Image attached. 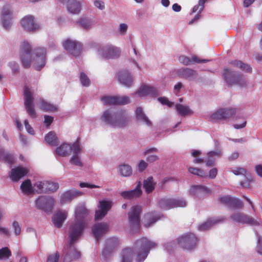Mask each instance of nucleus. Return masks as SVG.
Masks as SVG:
<instances>
[{"label": "nucleus", "instance_id": "f257e3e1", "mask_svg": "<svg viewBox=\"0 0 262 262\" xmlns=\"http://www.w3.org/2000/svg\"><path fill=\"white\" fill-rule=\"evenodd\" d=\"M34 54L35 56L33 61L34 63V68L40 71L46 64V50L44 48H37L34 50ZM20 58L23 67L29 68L32 59L31 47L28 42L24 41L20 46Z\"/></svg>", "mask_w": 262, "mask_h": 262}, {"label": "nucleus", "instance_id": "f03ea898", "mask_svg": "<svg viewBox=\"0 0 262 262\" xmlns=\"http://www.w3.org/2000/svg\"><path fill=\"white\" fill-rule=\"evenodd\" d=\"M101 119L107 124L118 127H125L131 121L126 111L122 110L116 112L106 110L102 115Z\"/></svg>", "mask_w": 262, "mask_h": 262}, {"label": "nucleus", "instance_id": "7ed1b4c3", "mask_svg": "<svg viewBox=\"0 0 262 262\" xmlns=\"http://www.w3.org/2000/svg\"><path fill=\"white\" fill-rule=\"evenodd\" d=\"M157 244L146 237L139 239L134 244V249L137 253L136 261L143 262L147 257L150 250L155 248Z\"/></svg>", "mask_w": 262, "mask_h": 262}, {"label": "nucleus", "instance_id": "20e7f679", "mask_svg": "<svg viewBox=\"0 0 262 262\" xmlns=\"http://www.w3.org/2000/svg\"><path fill=\"white\" fill-rule=\"evenodd\" d=\"M142 212V207L136 205L132 206L128 213L129 226L133 233L139 231L141 228L140 215Z\"/></svg>", "mask_w": 262, "mask_h": 262}, {"label": "nucleus", "instance_id": "39448f33", "mask_svg": "<svg viewBox=\"0 0 262 262\" xmlns=\"http://www.w3.org/2000/svg\"><path fill=\"white\" fill-rule=\"evenodd\" d=\"M86 223L84 220H74L70 227L69 235L71 244H74L79 238L81 236Z\"/></svg>", "mask_w": 262, "mask_h": 262}, {"label": "nucleus", "instance_id": "423d86ee", "mask_svg": "<svg viewBox=\"0 0 262 262\" xmlns=\"http://www.w3.org/2000/svg\"><path fill=\"white\" fill-rule=\"evenodd\" d=\"M223 77L226 82L230 86L238 85L241 86L246 85V81L245 77L235 72L225 69L223 72Z\"/></svg>", "mask_w": 262, "mask_h": 262}, {"label": "nucleus", "instance_id": "0eeeda50", "mask_svg": "<svg viewBox=\"0 0 262 262\" xmlns=\"http://www.w3.org/2000/svg\"><path fill=\"white\" fill-rule=\"evenodd\" d=\"M241 111L234 108H220L211 116V119L214 121H220L229 119L233 115L240 114Z\"/></svg>", "mask_w": 262, "mask_h": 262}, {"label": "nucleus", "instance_id": "6e6552de", "mask_svg": "<svg viewBox=\"0 0 262 262\" xmlns=\"http://www.w3.org/2000/svg\"><path fill=\"white\" fill-rule=\"evenodd\" d=\"M24 95V105L27 112L31 118H36L37 114L33 104L34 98L33 93L27 86H25Z\"/></svg>", "mask_w": 262, "mask_h": 262}, {"label": "nucleus", "instance_id": "1a4fd4ad", "mask_svg": "<svg viewBox=\"0 0 262 262\" xmlns=\"http://www.w3.org/2000/svg\"><path fill=\"white\" fill-rule=\"evenodd\" d=\"M55 204L54 199L49 196H40L35 201L36 208L47 213L52 212Z\"/></svg>", "mask_w": 262, "mask_h": 262}, {"label": "nucleus", "instance_id": "9d476101", "mask_svg": "<svg viewBox=\"0 0 262 262\" xmlns=\"http://www.w3.org/2000/svg\"><path fill=\"white\" fill-rule=\"evenodd\" d=\"M197 238L193 233L186 234L178 238V243L183 248L192 249L196 245Z\"/></svg>", "mask_w": 262, "mask_h": 262}, {"label": "nucleus", "instance_id": "9b49d317", "mask_svg": "<svg viewBox=\"0 0 262 262\" xmlns=\"http://www.w3.org/2000/svg\"><path fill=\"white\" fill-rule=\"evenodd\" d=\"M81 148L80 147L78 141L74 143L73 144H63L57 148L56 150V153L62 156H64L71 152L73 154H80Z\"/></svg>", "mask_w": 262, "mask_h": 262}, {"label": "nucleus", "instance_id": "f8f14e48", "mask_svg": "<svg viewBox=\"0 0 262 262\" xmlns=\"http://www.w3.org/2000/svg\"><path fill=\"white\" fill-rule=\"evenodd\" d=\"M230 220L234 222L250 225H257L258 222L254 219L243 212H237L230 216Z\"/></svg>", "mask_w": 262, "mask_h": 262}, {"label": "nucleus", "instance_id": "ddd939ff", "mask_svg": "<svg viewBox=\"0 0 262 262\" xmlns=\"http://www.w3.org/2000/svg\"><path fill=\"white\" fill-rule=\"evenodd\" d=\"M21 27L28 32H34L40 29V26L35 22V18L31 15L24 17L21 21Z\"/></svg>", "mask_w": 262, "mask_h": 262}, {"label": "nucleus", "instance_id": "4468645a", "mask_svg": "<svg viewBox=\"0 0 262 262\" xmlns=\"http://www.w3.org/2000/svg\"><path fill=\"white\" fill-rule=\"evenodd\" d=\"M62 46L65 50L74 56L76 57L80 54L82 46L76 41L67 39L62 42Z\"/></svg>", "mask_w": 262, "mask_h": 262}, {"label": "nucleus", "instance_id": "2eb2a0df", "mask_svg": "<svg viewBox=\"0 0 262 262\" xmlns=\"http://www.w3.org/2000/svg\"><path fill=\"white\" fill-rule=\"evenodd\" d=\"M101 101L104 104L125 105L130 103V98L128 96H107L101 97Z\"/></svg>", "mask_w": 262, "mask_h": 262}, {"label": "nucleus", "instance_id": "dca6fc26", "mask_svg": "<svg viewBox=\"0 0 262 262\" xmlns=\"http://www.w3.org/2000/svg\"><path fill=\"white\" fill-rule=\"evenodd\" d=\"M102 57L106 59L117 58L120 56V50L113 46L107 45L104 46L99 50Z\"/></svg>", "mask_w": 262, "mask_h": 262}, {"label": "nucleus", "instance_id": "f3484780", "mask_svg": "<svg viewBox=\"0 0 262 262\" xmlns=\"http://www.w3.org/2000/svg\"><path fill=\"white\" fill-rule=\"evenodd\" d=\"M112 202L110 201L102 200L99 202V210L95 212V219L96 220L103 219L107 213V212L112 208Z\"/></svg>", "mask_w": 262, "mask_h": 262}, {"label": "nucleus", "instance_id": "a211bd4d", "mask_svg": "<svg viewBox=\"0 0 262 262\" xmlns=\"http://www.w3.org/2000/svg\"><path fill=\"white\" fill-rule=\"evenodd\" d=\"M64 262H71L78 259L80 256V252L76 250L74 244H71L70 242L64 248Z\"/></svg>", "mask_w": 262, "mask_h": 262}, {"label": "nucleus", "instance_id": "6ab92c4d", "mask_svg": "<svg viewBox=\"0 0 262 262\" xmlns=\"http://www.w3.org/2000/svg\"><path fill=\"white\" fill-rule=\"evenodd\" d=\"M141 185V182L139 181L135 189L131 190L122 191L120 193V195L126 200H131L140 197L142 193Z\"/></svg>", "mask_w": 262, "mask_h": 262}, {"label": "nucleus", "instance_id": "aec40b11", "mask_svg": "<svg viewBox=\"0 0 262 262\" xmlns=\"http://www.w3.org/2000/svg\"><path fill=\"white\" fill-rule=\"evenodd\" d=\"M108 229L109 226L105 223H97L93 226L92 232L97 241L108 232Z\"/></svg>", "mask_w": 262, "mask_h": 262}, {"label": "nucleus", "instance_id": "412c9836", "mask_svg": "<svg viewBox=\"0 0 262 262\" xmlns=\"http://www.w3.org/2000/svg\"><path fill=\"white\" fill-rule=\"evenodd\" d=\"M118 245V239L116 237H112L107 239L102 251V256L104 258H107Z\"/></svg>", "mask_w": 262, "mask_h": 262}, {"label": "nucleus", "instance_id": "4be33fe9", "mask_svg": "<svg viewBox=\"0 0 262 262\" xmlns=\"http://www.w3.org/2000/svg\"><path fill=\"white\" fill-rule=\"evenodd\" d=\"M189 191L191 194L198 196H201L208 194H211L212 192L210 189L202 185L191 186Z\"/></svg>", "mask_w": 262, "mask_h": 262}, {"label": "nucleus", "instance_id": "5701e85b", "mask_svg": "<svg viewBox=\"0 0 262 262\" xmlns=\"http://www.w3.org/2000/svg\"><path fill=\"white\" fill-rule=\"evenodd\" d=\"M82 0H68L67 3L68 11L73 14H78L81 10Z\"/></svg>", "mask_w": 262, "mask_h": 262}, {"label": "nucleus", "instance_id": "b1692460", "mask_svg": "<svg viewBox=\"0 0 262 262\" xmlns=\"http://www.w3.org/2000/svg\"><path fill=\"white\" fill-rule=\"evenodd\" d=\"M28 172V170L26 168L18 166L15 168L11 169L10 177L12 181L17 182L26 175Z\"/></svg>", "mask_w": 262, "mask_h": 262}, {"label": "nucleus", "instance_id": "393cba45", "mask_svg": "<svg viewBox=\"0 0 262 262\" xmlns=\"http://www.w3.org/2000/svg\"><path fill=\"white\" fill-rule=\"evenodd\" d=\"M118 79L121 83L127 87L131 86L133 82L130 74L126 71L119 72Z\"/></svg>", "mask_w": 262, "mask_h": 262}, {"label": "nucleus", "instance_id": "a878e982", "mask_svg": "<svg viewBox=\"0 0 262 262\" xmlns=\"http://www.w3.org/2000/svg\"><path fill=\"white\" fill-rule=\"evenodd\" d=\"M11 13L8 6H5L2 11V19L4 27L8 29L11 25Z\"/></svg>", "mask_w": 262, "mask_h": 262}, {"label": "nucleus", "instance_id": "bb28decb", "mask_svg": "<svg viewBox=\"0 0 262 262\" xmlns=\"http://www.w3.org/2000/svg\"><path fill=\"white\" fill-rule=\"evenodd\" d=\"M67 217V212L66 211H58L52 217L53 223L56 227L60 228Z\"/></svg>", "mask_w": 262, "mask_h": 262}, {"label": "nucleus", "instance_id": "cd10ccee", "mask_svg": "<svg viewBox=\"0 0 262 262\" xmlns=\"http://www.w3.org/2000/svg\"><path fill=\"white\" fill-rule=\"evenodd\" d=\"M208 0H199L198 4L194 6L192 13H195L197 12L198 13L195 15L193 19L189 21V25L193 24L194 21H196L200 18L201 16L200 13L204 9V4Z\"/></svg>", "mask_w": 262, "mask_h": 262}, {"label": "nucleus", "instance_id": "c85d7f7f", "mask_svg": "<svg viewBox=\"0 0 262 262\" xmlns=\"http://www.w3.org/2000/svg\"><path fill=\"white\" fill-rule=\"evenodd\" d=\"M208 0H199L198 4L194 6L192 13H195L197 12L198 13L195 15L193 19L189 21V25L193 24L194 21H196L200 18L201 16L200 13L204 9V4Z\"/></svg>", "mask_w": 262, "mask_h": 262}, {"label": "nucleus", "instance_id": "c756f323", "mask_svg": "<svg viewBox=\"0 0 262 262\" xmlns=\"http://www.w3.org/2000/svg\"><path fill=\"white\" fill-rule=\"evenodd\" d=\"M82 193L77 190H71L67 191L61 194L60 195L61 203H65L71 201L77 196L82 195Z\"/></svg>", "mask_w": 262, "mask_h": 262}, {"label": "nucleus", "instance_id": "7c9ffc66", "mask_svg": "<svg viewBox=\"0 0 262 262\" xmlns=\"http://www.w3.org/2000/svg\"><path fill=\"white\" fill-rule=\"evenodd\" d=\"M160 218V217L155 212L147 213L144 215L143 225L146 227H149L155 223Z\"/></svg>", "mask_w": 262, "mask_h": 262}, {"label": "nucleus", "instance_id": "2f4dec72", "mask_svg": "<svg viewBox=\"0 0 262 262\" xmlns=\"http://www.w3.org/2000/svg\"><path fill=\"white\" fill-rule=\"evenodd\" d=\"M134 256V251L132 248L127 247L124 248L121 253V262H132Z\"/></svg>", "mask_w": 262, "mask_h": 262}, {"label": "nucleus", "instance_id": "473e14b6", "mask_svg": "<svg viewBox=\"0 0 262 262\" xmlns=\"http://www.w3.org/2000/svg\"><path fill=\"white\" fill-rule=\"evenodd\" d=\"M225 218L223 217H220L218 219L216 218H211L209 220H207L204 223L200 225L199 227V229L200 231H205L209 229L212 226L214 225L216 223L222 222L224 221Z\"/></svg>", "mask_w": 262, "mask_h": 262}, {"label": "nucleus", "instance_id": "72a5a7b5", "mask_svg": "<svg viewBox=\"0 0 262 262\" xmlns=\"http://www.w3.org/2000/svg\"><path fill=\"white\" fill-rule=\"evenodd\" d=\"M156 183L152 177H149L143 181V187L147 193L152 192L155 189Z\"/></svg>", "mask_w": 262, "mask_h": 262}, {"label": "nucleus", "instance_id": "f704fd0d", "mask_svg": "<svg viewBox=\"0 0 262 262\" xmlns=\"http://www.w3.org/2000/svg\"><path fill=\"white\" fill-rule=\"evenodd\" d=\"M155 93V90L153 88L143 85L140 87L139 90L136 92V94H138L139 97H144L154 95Z\"/></svg>", "mask_w": 262, "mask_h": 262}, {"label": "nucleus", "instance_id": "c9c22d12", "mask_svg": "<svg viewBox=\"0 0 262 262\" xmlns=\"http://www.w3.org/2000/svg\"><path fill=\"white\" fill-rule=\"evenodd\" d=\"M45 140L47 143L52 146H56L59 143L58 138L55 133L52 132H50L46 135Z\"/></svg>", "mask_w": 262, "mask_h": 262}, {"label": "nucleus", "instance_id": "e433bc0d", "mask_svg": "<svg viewBox=\"0 0 262 262\" xmlns=\"http://www.w3.org/2000/svg\"><path fill=\"white\" fill-rule=\"evenodd\" d=\"M136 116L137 120L144 122L148 126L151 125V122L145 115L141 107H138L137 108L136 111Z\"/></svg>", "mask_w": 262, "mask_h": 262}, {"label": "nucleus", "instance_id": "4c0bfd02", "mask_svg": "<svg viewBox=\"0 0 262 262\" xmlns=\"http://www.w3.org/2000/svg\"><path fill=\"white\" fill-rule=\"evenodd\" d=\"M179 74L182 78L189 79L196 76V72L191 69L184 68L179 70Z\"/></svg>", "mask_w": 262, "mask_h": 262}, {"label": "nucleus", "instance_id": "58836bf2", "mask_svg": "<svg viewBox=\"0 0 262 262\" xmlns=\"http://www.w3.org/2000/svg\"><path fill=\"white\" fill-rule=\"evenodd\" d=\"M230 64L245 72L250 73L252 71V68L250 66L243 62L242 61L237 60H232L230 62Z\"/></svg>", "mask_w": 262, "mask_h": 262}, {"label": "nucleus", "instance_id": "ea45409f", "mask_svg": "<svg viewBox=\"0 0 262 262\" xmlns=\"http://www.w3.org/2000/svg\"><path fill=\"white\" fill-rule=\"evenodd\" d=\"M172 199L163 198L159 200L158 206L162 210H169L173 208Z\"/></svg>", "mask_w": 262, "mask_h": 262}, {"label": "nucleus", "instance_id": "a19ab883", "mask_svg": "<svg viewBox=\"0 0 262 262\" xmlns=\"http://www.w3.org/2000/svg\"><path fill=\"white\" fill-rule=\"evenodd\" d=\"M88 214L87 209L84 207H79L75 211V220H84Z\"/></svg>", "mask_w": 262, "mask_h": 262}, {"label": "nucleus", "instance_id": "79ce46f5", "mask_svg": "<svg viewBox=\"0 0 262 262\" xmlns=\"http://www.w3.org/2000/svg\"><path fill=\"white\" fill-rule=\"evenodd\" d=\"M39 107L42 111L45 112H54L57 111V107L55 105L43 100H40Z\"/></svg>", "mask_w": 262, "mask_h": 262}, {"label": "nucleus", "instance_id": "37998d69", "mask_svg": "<svg viewBox=\"0 0 262 262\" xmlns=\"http://www.w3.org/2000/svg\"><path fill=\"white\" fill-rule=\"evenodd\" d=\"M119 172L123 177H129L132 173V168L128 164H123L119 166Z\"/></svg>", "mask_w": 262, "mask_h": 262}, {"label": "nucleus", "instance_id": "c03bdc74", "mask_svg": "<svg viewBox=\"0 0 262 262\" xmlns=\"http://www.w3.org/2000/svg\"><path fill=\"white\" fill-rule=\"evenodd\" d=\"M176 108L179 114L182 116L191 115L192 114V111L188 106L178 104L176 105Z\"/></svg>", "mask_w": 262, "mask_h": 262}, {"label": "nucleus", "instance_id": "a18cd8bd", "mask_svg": "<svg viewBox=\"0 0 262 262\" xmlns=\"http://www.w3.org/2000/svg\"><path fill=\"white\" fill-rule=\"evenodd\" d=\"M45 193H50L56 191L59 188L58 184L55 182L45 181Z\"/></svg>", "mask_w": 262, "mask_h": 262}, {"label": "nucleus", "instance_id": "49530a36", "mask_svg": "<svg viewBox=\"0 0 262 262\" xmlns=\"http://www.w3.org/2000/svg\"><path fill=\"white\" fill-rule=\"evenodd\" d=\"M78 23L79 26L86 29H90L93 24V21L86 17H81L78 20Z\"/></svg>", "mask_w": 262, "mask_h": 262}, {"label": "nucleus", "instance_id": "de8ad7c7", "mask_svg": "<svg viewBox=\"0 0 262 262\" xmlns=\"http://www.w3.org/2000/svg\"><path fill=\"white\" fill-rule=\"evenodd\" d=\"M188 171L190 173L196 175L201 178H205L207 177L205 172L200 168L189 167L188 168Z\"/></svg>", "mask_w": 262, "mask_h": 262}, {"label": "nucleus", "instance_id": "09e8293b", "mask_svg": "<svg viewBox=\"0 0 262 262\" xmlns=\"http://www.w3.org/2000/svg\"><path fill=\"white\" fill-rule=\"evenodd\" d=\"M22 191L27 194H30L32 192V185L30 180L24 181L20 186Z\"/></svg>", "mask_w": 262, "mask_h": 262}, {"label": "nucleus", "instance_id": "8fccbe9b", "mask_svg": "<svg viewBox=\"0 0 262 262\" xmlns=\"http://www.w3.org/2000/svg\"><path fill=\"white\" fill-rule=\"evenodd\" d=\"M219 153L215 151H211L208 154V157L205 159L206 165L207 167H211L214 165V156L218 155Z\"/></svg>", "mask_w": 262, "mask_h": 262}, {"label": "nucleus", "instance_id": "3c124183", "mask_svg": "<svg viewBox=\"0 0 262 262\" xmlns=\"http://www.w3.org/2000/svg\"><path fill=\"white\" fill-rule=\"evenodd\" d=\"M172 203L173 208L184 207L186 206L185 201L182 198L172 199Z\"/></svg>", "mask_w": 262, "mask_h": 262}, {"label": "nucleus", "instance_id": "603ef678", "mask_svg": "<svg viewBox=\"0 0 262 262\" xmlns=\"http://www.w3.org/2000/svg\"><path fill=\"white\" fill-rule=\"evenodd\" d=\"M80 80L83 86H88L91 83L90 79L84 72H81L80 76Z\"/></svg>", "mask_w": 262, "mask_h": 262}, {"label": "nucleus", "instance_id": "864d4df0", "mask_svg": "<svg viewBox=\"0 0 262 262\" xmlns=\"http://www.w3.org/2000/svg\"><path fill=\"white\" fill-rule=\"evenodd\" d=\"M11 255L10 250L7 247H4L0 249V259L3 258H9Z\"/></svg>", "mask_w": 262, "mask_h": 262}, {"label": "nucleus", "instance_id": "5fc2aeb1", "mask_svg": "<svg viewBox=\"0 0 262 262\" xmlns=\"http://www.w3.org/2000/svg\"><path fill=\"white\" fill-rule=\"evenodd\" d=\"M45 181L37 182L34 184V187L37 188L36 191L38 193H45Z\"/></svg>", "mask_w": 262, "mask_h": 262}, {"label": "nucleus", "instance_id": "6e6d98bb", "mask_svg": "<svg viewBox=\"0 0 262 262\" xmlns=\"http://www.w3.org/2000/svg\"><path fill=\"white\" fill-rule=\"evenodd\" d=\"M231 199L232 197L230 195H225L219 197L218 201L221 204L229 207Z\"/></svg>", "mask_w": 262, "mask_h": 262}, {"label": "nucleus", "instance_id": "4d7b16f0", "mask_svg": "<svg viewBox=\"0 0 262 262\" xmlns=\"http://www.w3.org/2000/svg\"><path fill=\"white\" fill-rule=\"evenodd\" d=\"M243 207V203L238 199L232 197L231 201L229 205V207L235 208H240Z\"/></svg>", "mask_w": 262, "mask_h": 262}, {"label": "nucleus", "instance_id": "13d9d810", "mask_svg": "<svg viewBox=\"0 0 262 262\" xmlns=\"http://www.w3.org/2000/svg\"><path fill=\"white\" fill-rule=\"evenodd\" d=\"M78 154H74V155L70 160V163L75 165L82 167L83 166V164L80 161L78 155Z\"/></svg>", "mask_w": 262, "mask_h": 262}, {"label": "nucleus", "instance_id": "bf43d9fd", "mask_svg": "<svg viewBox=\"0 0 262 262\" xmlns=\"http://www.w3.org/2000/svg\"><path fill=\"white\" fill-rule=\"evenodd\" d=\"M3 161L9 164H13L14 163V157L12 155L5 151L4 156H3Z\"/></svg>", "mask_w": 262, "mask_h": 262}, {"label": "nucleus", "instance_id": "052dcab7", "mask_svg": "<svg viewBox=\"0 0 262 262\" xmlns=\"http://www.w3.org/2000/svg\"><path fill=\"white\" fill-rule=\"evenodd\" d=\"M59 258V254L56 252L48 256L46 262H58Z\"/></svg>", "mask_w": 262, "mask_h": 262}, {"label": "nucleus", "instance_id": "680f3d73", "mask_svg": "<svg viewBox=\"0 0 262 262\" xmlns=\"http://www.w3.org/2000/svg\"><path fill=\"white\" fill-rule=\"evenodd\" d=\"M158 100L162 104L166 105L168 107H172L174 105L173 102L169 101L166 97H159Z\"/></svg>", "mask_w": 262, "mask_h": 262}, {"label": "nucleus", "instance_id": "e2e57ef3", "mask_svg": "<svg viewBox=\"0 0 262 262\" xmlns=\"http://www.w3.org/2000/svg\"><path fill=\"white\" fill-rule=\"evenodd\" d=\"M13 228L14 230L16 235H19L21 233V227L17 221H14L12 224Z\"/></svg>", "mask_w": 262, "mask_h": 262}, {"label": "nucleus", "instance_id": "0e129e2a", "mask_svg": "<svg viewBox=\"0 0 262 262\" xmlns=\"http://www.w3.org/2000/svg\"><path fill=\"white\" fill-rule=\"evenodd\" d=\"M233 173L235 175L243 174L246 176L247 173V170L243 168L238 167L236 169L233 170Z\"/></svg>", "mask_w": 262, "mask_h": 262}, {"label": "nucleus", "instance_id": "69168bd1", "mask_svg": "<svg viewBox=\"0 0 262 262\" xmlns=\"http://www.w3.org/2000/svg\"><path fill=\"white\" fill-rule=\"evenodd\" d=\"M179 61L185 65H188L191 63V60L185 56H181L179 57Z\"/></svg>", "mask_w": 262, "mask_h": 262}, {"label": "nucleus", "instance_id": "338daca9", "mask_svg": "<svg viewBox=\"0 0 262 262\" xmlns=\"http://www.w3.org/2000/svg\"><path fill=\"white\" fill-rule=\"evenodd\" d=\"M44 118V123L47 126H50L54 120V118L53 117L49 115H45Z\"/></svg>", "mask_w": 262, "mask_h": 262}, {"label": "nucleus", "instance_id": "774afa93", "mask_svg": "<svg viewBox=\"0 0 262 262\" xmlns=\"http://www.w3.org/2000/svg\"><path fill=\"white\" fill-rule=\"evenodd\" d=\"M257 252L262 255V237L260 236L258 237V245L257 246Z\"/></svg>", "mask_w": 262, "mask_h": 262}]
</instances>
